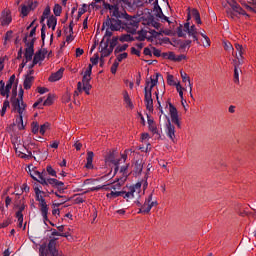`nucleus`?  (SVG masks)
I'll return each mask as SVG.
<instances>
[{
  "instance_id": "obj_8",
  "label": "nucleus",
  "mask_w": 256,
  "mask_h": 256,
  "mask_svg": "<svg viewBox=\"0 0 256 256\" xmlns=\"http://www.w3.org/2000/svg\"><path fill=\"white\" fill-rule=\"evenodd\" d=\"M36 201H38L39 203L43 222L46 223V221H49V206L47 205V202L45 201L43 194H36Z\"/></svg>"
},
{
  "instance_id": "obj_6",
  "label": "nucleus",
  "mask_w": 256,
  "mask_h": 256,
  "mask_svg": "<svg viewBox=\"0 0 256 256\" xmlns=\"http://www.w3.org/2000/svg\"><path fill=\"white\" fill-rule=\"evenodd\" d=\"M14 111L18 112V117L16 118V125L20 131H23L25 129V123L23 122V117H25V111L27 108L23 104H20L19 102L15 103Z\"/></svg>"
},
{
  "instance_id": "obj_1",
  "label": "nucleus",
  "mask_w": 256,
  "mask_h": 256,
  "mask_svg": "<svg viewBox=\"0 0 256 256\" xmlns=\"http://www.w3.org/2000/svg\"><path fill=\"white\" fill-rule=\"evenodd\" d=\"M143 187L142 182H137L136 184L130 185L122 192V197L128 203H135L138 207H141V197L145 195V190H141Z\"/></svg>"
},
{
  "instance_id": "obj_7",
  "label": "nucleus",
  "mask_w": 256,
  "mask_h": 256,
  "mask_svg": "<svg viewBox=\"0 0 256 256\" xmlns=\"http://www.w3.org/2000/svg\"><path fill=\"white\" fill-rule=\"evenodd\" d=\"M122 186L123 182H121L120 180L111 183L110 192L106 194L107 199H117V197H123V191H121Z\"/></svg>"
},
{
  "instance_id": "obj_62",
  "label": "nucleus",
  "mask_w": 256,
  "mask_h": 256,
  "mask_svg": "<svg viewBox=\"0 0 256 256\" xmlns=\"http://www.w3.org/2000/svg\"><path fill=\"white\" fill-rule=\"evenodd\" d=\"M118 67H119V62L114 61L113 65L111 66V73L113 75H115V73H117Z\"/></svg>"
},
{
  "instance_id": "obj_47",
  "label": "nucleus",
  "mask_w": 256,
  "mask_h": 256,
  "mask_svg": "<svg viewBox=\"0 0 256 256\" xmlns=\"http://www.w3.org/2000/svg\"><path fill=\"white\" fill-rule=\"evenodd\" d=\"M117 43H119V37L114 36L111 41H110V49H112V51L115 49V47H117Z\"/></svg>"
},
{
  "instance_id": "obj_32",
  "label": "nucleus",
  "mask_w": 256,
  "mask_h": 256,
  "mask_svg": "<svg viewBox=\"0 0 256 256\" xmlns=\"http://www.w3.org/2000/svg\"><path fill=\"white\" fill-rule=\"evenodd\" d=\"M19 102L20 105H23L24 108H27V104L23 102V89L19 91V98H16L12 101V106L15 108V103Z\"/></svg>"
},
{
  "instance_id": "obj_57",
  "label": "nucleus",
  "mask_w": 256,
  "mask_h": 256,
  "mask_svg": "<svg viewBox=\"0 0 256 256\" xmlns=\"http://www.w3.org/2000/svg\"><path fill=\"white\" fill-rule=\"evenodd\" d=\"M167 83L168 85H177V81H175V78L173 77V75H168L167 76Z\"/></svg>"
},
{
  "instance_id": "obj_60",
  "label": "nucleus",
  "mask_w": 256,
  "mask_h": 256,
  "mask_svg": "<svg viewBox=\"0 0 256 256\" xmlns=\"http://www.w3.org/2000/svg\"><path fill=\"white\" fill-rule=\"evenodd\" d=\"M74 203L76 205H81V203H85V198L83 196H77L75 199H74Z\"/></svg>"
},
{
  "instance_id": "obj_54",
  "label": "nucleus",
  "mask_w": 256,
  "mask_h": 256,
  "mask_svg": "<svg viewBox=\"0 0 256 256\" xmlns=\"http://www.w3.org/2000/svg\"><path fill=\"white\" fill-rule=\"evenodd\" d=\"M39 132H40L39 123L33 122L32 123V133H34V135H37V133H39Z\"/></svg>"
},
{
  "instance_id": "obj_14",
  "label": "nucleus",
  "mask_w": 256,
  "mask_h": 256,
  "mask_svg": "<svg viewBox=\"0 0 256 256\" xmlns=\"http://www.w3.org/2000/svg\"><path fill=\"white\" fill-rule=\"evenodd\" d=\"M105 27H110L111 31H120L121 30V20L119 18H112L105 21L102 25V31L105 30Z\"/></svg>"
},
{
  "instance_id": "obj_9",
  "label": "nucleus",
  "mask_w": 256,
  "mask_h": 256,
  "mask_svg": "<svg viewBox=\"0 0 256 256\" xmlns=\"http://www.w3.org/2000/svg\"><path fill=\"white\" fill-rule=\"evenodd\" d=\"M125 28L127 33H131V35H135V33H137V29H139V17L137 16L128 17L125 23Z\"/></svg>"
},
{
  "instance_id": "obj_29",
  "label": "nucleus",
  "mask_w": 256,
  "mask_h": 256,
  "mask_svg": "<svg viewBox=\"0 0 256 256\" xmlns=\"http://www.w3.org/2000/svg\"><path fill=\"white\" fill-rule=\"evenodd\" d=\"M47 27L49 29H52V31H55L56 27H57V17L55 16H50L47 19Z\"/></svg>"
},
{
  "instance_id": "obj_49",
  "label": "nucleus",
  "mask_w": 256,
  "mask_h": 256,
  "mask_svg": "<svg viewBox=\"0 0 256 256\" xmlns=\"http://www.w3.org/2000/svg\"><path fill=\"white\" fill-rule=\"evenodd\" d=\"M201 37L206 39V42H203V47H211V39H209V36L205 33H201Z\"/></svg>"
},
{
  "instance_id": "obj_40",
  "label": "nucleus",
  "mask_w": 256,
  "mask_h": 256,
  "mask_svg": "<svg viewBox=\"0 0 256 256\" xmlns=\"http://www.w3.org/2000/svg\"><path fill=\"white\" fill-rule=\"evenodd\" d=\"M235 49L238 53V55L236 54V59H237V57H239V59H241L243 61V45L236 43Z\"/></svg>"
},
{
  "instance_id": "obj_17",
  "label": "nucleus",
  "mask_w": 256,
  "mask_h": 256,
  "mask_svg": "<svg viewBox=\"0 0 256 256\" xmlns=\"http://www.w3.org/2000/svg\"><path fill=\"white\" fill-rule=\"evenodd\" d=\"M100 53H101V58L103 57H109L111 53H113V48L109 47V42L101 41L100 42Z\"/></svg>"
},
{
  "instance_id": "obj_16",
  "label": "nucleus",
  "mask_w": 256,
  "mask_h": 256,
  "mask_svg": "<svg viewBox=\"0 0 256 256\" xmlns=\"http://www.w3.org/2000/svg\"><path fill=\"white\" fill-rule=\"evenodd\" d=\"M46 55H47V49H42V50L36 52L34 55V58H33V63H32V65L29 66V69H33V67H35V65L44 61Z\"/></svg>"
},
{
  "instance_id": "obj_19",
  "label": "nucleus",
  "mask_w": 256,
  "mask_h": 256,
  "mask_svg": "<svg viewBox=\"0 0 256 256\" xmlns=\"http://www.w3.org/2000/svg\"><path fill=\"white\" fill-rule=\"evenodd\" d=\"M237 60H233L234 65V83L239 84V74L241 73V68H239L240 65L243 64V60L237 56Z\"/></svg>"
},
{
  "instance_id": "obj_52",
  "label": "nucleus",
  "mask_w": 256,
  "mask_h": 256,
  "mask_svg": "<svg viewBox=\"0 0 256 256\" xmlns=\"http://www.w3.org/2000/svg\"><path fill=\"white\" fill-rule=\"evenodd\" d=\"M127 57H128L127 52H124V53L118 54L115 61H117V63H121V61H123V59H127Z\"/></svg>"
},
{
  "instance_id": "obj_25",
  "label": "nucleus",
  "mask_w": 256,
  "mask_h": 256,
  "mask_svg": "<svg viewBox=\"0 0 256 256\" xmlns=\"http://www.w3.org/2000/svg\"><path fill=\"white\" fill-rule=\"evenodd\" d=\"M241 5H243V7H245V9H247L248 11L254 13L256 8V0H246V2L241 1Z\"/></svg>"
},
{
  "instance_id": "obj_61",
  "label": "nucleus",
  "mask_w": 256,
  "mask_h": 256,
  "mask_svg": "<svg viewBox=\"0 0 256 256\" xmlns=\"http://www.w3.org/2000/svg\"><path fill=\"white\" fill-rule=\"evenodd\" d=\"M87 11V4H83L82 8L78 10V19Z\"/></svg>"
},
{
  "instance_id": "obj_39",
  "label": "nucleus",
  "mask_w": 256,
  "mask_h": 256,
  "mask_svg": "<svg viewBox=\"0 0 256 256\" xmlns=\"http://www.w3.org/2000/svg\"><path fill=\"white\" fill-rule=\"evenodd\" d=\"M136 39L137 41H145V39H147V31L145 30L138 31Z\"/></svg>"
},
{
  "instance_id": "obj_18",
  "label": "nucleus",
  "mask_w": 256,
  "mask_h": 256,
  "mask_svg": "<svg viewBox=\"0 0 256 256\" xmlns=\"http://www.w3.org/2000/svg\"><path fill=\"white\" fill-rule=\"evenodd\" d=\"M15 83V74L10 76L8 81L6 82V93H3V90H0L1 96L6 97V99H9V95L11 94V89L13 88V84Z\"/></svg>"
},
{
  "instance_id": "obj_63",
  "label": "nucleus",
  "mask_w": 256,
  "mask_h": 256,
  "mask_svg": "<svg viewBox=\"0 0 256 256\" xmlns=\"http://www.w3.org/2000/svg\"><path fill=\"white\" fill-rule=\"evenodd\" d=\"M89 81H91V76H87V75H83V78H82V85H87L89 84Z\"/></svg>"
},
{
  "instance_id": "obj_5",
  "label": "nucleus",
  "mask_w": 256,
  "mask_h": 256,
  "mask_svg": "<svg viewBox=\"0 0 256 256\" xmlns=\"http://www.w3.org/2000/svg\"><path fill=\"white\" fill-rule=\"evenodd\" d=\"M37 177L40 179L38 180L41 185H52V187H63L65 183L55 179V178H47V173L45 172H36Z\"/></svg>"
},
{
  "instance_id": "obj_4",
  "label": "nucleus",
  "mask_w": 256,
  "mask_h": 256,
  "mask_svg": "<svg viewBox=\"0 0 256 256\" xmlns=\"http://www.w3.org/2000/svg\"><path fill=\"white\" fill-rule=\"evenodd\" d=\"M198 31L197 27L195 25H192L187 21L183 26H179L177 28V35L178 37H186L189 35L196 41V43L199 45V38L197 37Z\"/></svg>"
},
{
  "instance_id": "obj_36",
  "label": "nucleus",
  "mask_w": 256,
  "mask_h": 256,
  "mask_svg": "<svg viewBox=\"0 0 256 256\" xmlns=\"http://www.w3.org/2000/svg\"><path fill=\"white\" fill-rule=\"evenodd\" d=\"M119 41H121V43H129L131 41H135V38H133V36H131L130 34H123L119 37Z\"/></svg>"
},
{
  "instance_id": "obj_31",
  "label": "nucleus",
  "mask_w": 256,
  "mask_h": 256,
  "mask_svg": "<svg viewBox=\"0 0 256 256\" xmlns=\"http://www.w3.org/2000/svg\"><path fill=\"white\" fill-rule=\"evenodd\" d=\"M127 169H129L128 165H124L120 168V173L122 177L118 179V181H120L121 183H125V181L127 180Z\"/></svg>"
},
{
  "instance_id": "obj_20",
  "label": "nucleus",
  "mask_w": 256,
  "mask_h": 256,
  "mask_svg": "<svg viewBox=\"0 0 256 256\" xmlns=\"http://www.w3.org/2000/svg\"><path fill=\"white\" fill-rule=\"evenodd\" d=\"M11 21H13V18L11 17V12L9 10H4L1 13L0 23L3 27H7Z\"/></svg>"
},
{
  "instance_id": "obj_15",
  "label": "nucleus",
  "mask_w": 256,
  "mask_h": 256,
  "mask_svg": "<svg viewBox=\"0 0 256 256\" xmlns=\"http://www.w3.org/2000/svg\"><path fill=\"white\" fill-rule=\"evenodd\" d=\"M15 151L18 157L21 159H33V153H31V151L25 152V146L21 144L15 146Z\"/></svg>"
},
{
  "instance_id": "obj_55",
  "label": "nucleus",
  "mask_w": 256,
  "mask_h": 256,
  "mask_svg": "<svg viewBox=\"0 0 256 256\" xmlns=\"http://www.w3.org/2000/svg\"><path fill=\"white\" fill-rule=\"evenodd\" d=\"M37 5H38L37 1H31V0L28 1V8L30 9V11L37 9Z\"/></svg>"
},
{
  "instance_id": "obj_34",
  "label": "nucleus",
  "mask_w": 256,
  "mask_h": 256,
  "mask_svg": "<svg viewBox=\"0 0 256 256\" xmlns=\"http://www.w3.org/2000/svg\"><path fill=\"white\" fill-rule=\"evenodd\" d=\"M33 85V76H30L29 74L26 75L24 80V89L29 90L31 89V86Z\"/></svg>"
},
{
  "instance_id": "obj_13",
  "label": "nucleus",
  "mask_w": 256,
  "mask_h": 256,
  "mask_svg": "<svg viewBox=\"0 0 256 256\" xmlns=\"http://www.w3.org/2000/svg\"><path fill=\"white\" fill-rule=\"evenodd\" d=\"M167 117V115H165ZM168 121L165 125V133L167 137L172 141V143H177V136L175 135V126L171 123L169 117H167Z\"/></svg>"
},
{
  "instance_id": "obj_24",
  "label": "nucleus",
  "mask_w": 256,
  "mask_h": 256,
  "mask_svg": "<svg viewBox=\"0 0 256 256\" xmlns=\"http://www.w3.org/2000/svg\"><path fill=\"white\" fill-rule=\"evenodd\" d=\"M65 69L60 68L57 72L53 73L50 77H49V81L51 83H55L56 81H60V79L63 78V73H64Z\"/></svg>"
},
{
  "instance_id": "obj_38",
  "label": "nucleus",
  "mask_w": 256,
  "mask_h": 256,
  "mask_svg": "<svg viewBox=\"0 0 256 256\" xmlns=\"http://www.w3.org/2000/svg\"><path fill=\"white\" fill-rule=\"evenodd\" d=\"M9 107H10L9 100H5L3 102V106H2V108L0 110L1 117H5V113H7V109H9Z\"/></svg>"
},
{
  "instance_id": "obj_37",
  "label": "nucleus",
  "mask_w": 256,
  "mask_h": 256,
  "mask_svg": "<svg viewBox=\"0 0 256 256\" xmlns=\"http://www.w3.org/2000/svg\"><path fill=\"white\" fill-rule=\"evenodd\" d=\"M49 15H51V8L46 7L43 11L41 18H40V23H45V19H48Z\"/></svg>"
},
{
  "instance_id": "obj_41",
  "label": "nucleus",
  "mask_w": 256,
  "mask_h": 256,
  "mask_svg": "<svg viewBox=\"0 0 256 256\" xmlns=\"http://www.w3.org/2000/svg\"><path fill=\"white\" fill-rule=\"evenodd\" d=\"M128 47H129V44L118 45L114 50L115 55L119 53H123V51H127Z\"/></svg>"
},
{
  "instance_id": "obj_10",
  "label": "nucleus",
  "mask_w": 256,
  "mask_h": 256,
  "mask_svg": "<svg viewBox=\"0 0 256 256\" xmlns=\"http://www.w3.org/2000/svg\"><path fill=\"white\" fill-rule=\"evenodd\" d=\"M166 107L168 108L172 123H174L178 129H181V121L179 120V111H177V108L171 102H167Z\"/></svg>"
},
{
  "instance_id": "obj_27",
  "label": "nucleus",
  "mask_w": 256,
  "mask_h": 256,
  "mask_svg": "<svg viewBox=\"0 0 256 256\" xmlns=\"http://www.w3.org/2000/svg\"><path fill=\"white\" fill-rule=\"evenodd\" d=\"M33 55H35V50L33 49V44H30L25 51L24 57L26 60V63H29L31 59H33Z\"/></svg>"
},
{
  "instance_id": "obj_59",
  "label": "nucleus",
  "mask_w": 256,
  "mask_h": 256,
  "mask_svg": "<svg viewBox=\"0 0 256 256\" xmlns=\"http://www.w3.org/2000/svg\"><path fill=\"white\" fill-rule=\"evenodd\" d=\"M13 37V31L6 32L5 38H4V45H7V41H9Z\"/></svg>"
},
{
  "instance_id": "obj_26",
  "label": "nucleus",
  "mask_w": 256,
  "mask_h": 256,
  "mask_svg": "<svg viewBox=\"0 0 256 256\" xmlns=\"http://www.w3.org/2000/svg\"><path fill=\"white\" fill-rule=\"evenodd\" d=\"M229 5L232 11H234L235 13H238V15H247L245 10H243V8H241V6L237 2L235 1L229 2Z\"/></svg>"
},
{
  "instance_id": "obj_44",
  "label": "nucleus",
  "mask_w": 256,
  "mask_h": 256,
  "mask_svg": "<svg viewBox=\"0 0 256 256\" xmlns=\"http://www.w3.org/2000/svg\"><path fill=\"white\" fill-rule=\"evenodd\" d=\"M50 127H51V124H49L48 122L41 125L40 126V135H45V133H47V131H49Z\"/></svg>"
},
{
  "instance_id": "obj_21",
  "label": "nucleus",
  "mask_w": 256,
  "mask_h": 256,
  "mask_svg": "<svg viewBox=\"0 0 256 256\" xmlns=\"http://www.w3.org/2000/svg\"><path fill=\"white\" fill-rule=\"evenodd\" d=\"M119 161L118 159H115V151L108 154L106 157V163H112V165H115V173L119 171Z\"/></svg>"
},
{
  "instance_id": "obj_58",
  "label": "nucleus",
  "mask_w": 256,
  "mask_h": 256,
  "mask_svg": "<svg viewBox=\"0 0 256 256\" xmlns=\"http://www.w3.org/2000/svg\"><path fill=\"white\" fill-rule=\"evenodd\" d=\"M71 101V94L66 92L62 97V102L69 103Z\"/></svg>"
},
{
  "instance_id": "obj_22",
  "label": "nucleus",
  "mask_w": 256,
  "mask_h": 256,
  "mask_svg": "<svg viewBox=\"0 0 256 256\" xmlns=\"http://www.w3.org/2000/svg\"><path fill=\"white\" fill-rule=\"evenodd\" d=\"M191 17H193V19H195V21L198 25H201V23H202L201 15L199 14V11L197 9H192L191 11H189L188 19H187L188 22L191 19Z\"/></svg>"
},
{
  "instance_id": "obj_11",
  "label": "nucleus",
  "mask_w": 256,
  "mask_h": 256,
  "mask_svg": "<svg viewBox=\"0 0 256 256\" xmlns=\"http://www.w3.org/2000/svg\"><path fill=\"white\" fill-rule=\"evenodd\" d=\"M157 205V201L153 200V194H150L146 199L144 204L141 206L138 213H150L151 209Z\"/></svg>"
},
{
  "instance_id": "obj_23",
  "label": "nucleus",
  "mask_w": 256,
  "mask_h": 256,
  "mask_svg": "<svg viewBox=\"0 0 256 256\" xmlns=\"http://www.w3.org/2000/svg\"><path fill=\"white\" fill-rule=\"evenodd\" d=\"M183 83H188L190 97L193 99V84H191V78L185 72H181Z\"/></svg>"
},
{
  "instance_id": "obj_3",
  "label": "nucleus",
  "mask_w": 256,
  "mask_h": 256,
  "mask_svg": "<svg viewBox=\"0 0 256 256\" xmlns=\"http://www.w3.org/2000/svg\"><path fill=\"white\" fill-rule=\"evenodd\" d=\"M57 239L51 238L47 244H41L39 248V256H65L63 251L57 249Z\"/></svg>"
},
{
  "instance_id": "obj_42",
  "label": "nucleus",
  "mask_w": 256,
  "mask_h": 256,
  "mask_svg": "<svg viewBox=\"0 0 256 256\" xmlns=\"http://www.w3.org/2000/svg\"><path fill=\"white\" fill-rule=\"evenodd\" d=\"M62 11H63V7H61V5H59V4L54 5L53 13H54L55 17H61Z\"/></svg>"
},
{
  "instance_id": "obj_51",
  "label": "nucleus",
  "mask_w": 256,
  "mask_h": 256,
  "mask_svg": "<svg viewBox=\"0 0 256 256\" xmlns=\"http://www.w3.org/2000/svg\"><path fill=\"white\" fill-rule=\"evenodd\" d=\"M177 55H175L174 52H167V53H164L163 54V57L165 59H169L170 61H175V58H176Z\"/></svg>"
},
{
  "instance_id": "obj_45",
  "label": "nucleus",
  "mask_w": 256,
  "mask_h": 256,
  "mask_svg": "<svg viewBox=\"0 0 256 256\" xmlns=\"http://www.w3.org/2000/svg\"><path fill=\"white\" fill-rule=\"evenodd\" d=\"M224 49L225 51H228V53H234L235 49L233 48V45L230 42L224 41Z\"/></svg>"
},
{
  "instance_id": "obj_64",
  "label": "nucleus",
  "mask_w": 256,
  "mask_h": 256,
  "mask_svg": "<svg viewBox=\"0 0 256 256\" xmlns=\"http://www.w3.org/2000/svg\"><path fill=\"white\" fill-rule=\"evenodd\" d=\"M92 65H97L99 63V54H95L91 59H90Z\"/></svg>"
},
{
  "instance_id": "obj_50",
  "label": "nucleus",
  "mask_w": 256,
  "mask_h": 256,
  "mask_svg": "<svg viewBox=\"0 0 256 256\" xmlns=\"http://www.w3.org/2000/svg\"><path fill=\"white\" fill-rule=\"evenodd\" d=\"M29 11H31V10L28 8V6L22 5L20 14L22 15V17H27V15H29Z\"/></svg>"
},
{
  "instance_id": "obj_48",
  "label": "nucleus",
  "mask_w": 256,
  "mask_h": 256,
  "mask_svg": "<svg viewBox=\"0 0 256 256\" xmlns=\"http://www.w3.org/2000/svg\"><path fill=\"white\" fill-rule=\"evenodd\" d=\"M134 169L135 173L139 175L143 171V164L140 161H136Z\"/></svg>"
},
{
  "instance_id": "obj_53",
  "label": "nucleus",
  "mask_w": 256,
  "mask_h": 256,
  "mask_svg": "<svg viewBox=\"0 0 256 256\" xmlns=\"http://www.w3.org/2000/svg\"><path fill=\"white\" fill-rule=\"evenodd\" d=\"M43 105L46 107H48L49 105H53V95L49 94Z\"/></svg>"
},
{
  "instance_id": "obj_2",
  "label": "nucleus",
  "mask_w": 256,
  "mask_h": 256,
  "mask_svg": "<svg viewBox=\"0 0 256 256\" xmlns=\"http://www.w3.org/2000/svg\"><path fill=\"white\" fill-rule=\"evenodd\" d=\"M159 77H162L161 74L156 73L145 82L144 102L148 111H153V87H157V83H159Z\"/></svg>"
},
{
  "instance_id": "obj_43",
  "label": "nucleus",
  "mask_w": 256,
  "mask_h": 256,
  "mask_svg": "<svg viewBox=\"0 0 256 256\" xmlns=\"http://www.w3.org/2000/svg\"><path fill=\"white\" fill-rule=\"evenodd\" d=\"M113 31L115 30H111V27H107L106 32L104 34L103 41H105L106 39V43H109V39H111V36L113 35Z\"/></svg>"
},
{
  "instance_id": "obj_30",
  "label": "nucleus",
  "mask_w": 256,
  "mask_h": 256,
  "mask_svg": "<svg viewBox=\"0 0 256 256\" xmlns=\"http://www.w3.org/2000/svg\"><path fill=\"white\" fill-rule=\"evenodd\" d=\"M93 157H95V154L92 151H88L87 158H86V169H93Z\"/></svg>"
},
{
  "instance_id": "obj_35",
  "label": "nucleus",
  "mask_w": 256,
  "mask_h": 256,
  "mask_svg": "<svg viewBox=\"0 0 256 256\" xmlns=\"http://www.w3.org/2000/svg\"><path fill=\"white\" fill-rule=\"evenodd\" d=\"M123 99L124 102L126 103L127 107H129L130 109H133V102L131 101V98L129 97V93L127 91L123 92Z\"/></svg>"
},
{
  "instance_id": "obj_28",
  "label": "nucleus",
  "mask_w": 256,
  "mask_h": 256,
  "mask_svg": "<svg viewBox=\"0 0 256 256\" xmlns=\"http://www.w3.org/2000/svg\"><path fill=\"white\" fill-rule=\"evenodd\" d=\"M77 89L79 93H83V91H85L86 95H89V91H91V84H83L81 82H78Z\"/></svg>"
},
{
  "instance_id": "obj_46",
  "label": "nucleus",
  "mask_w": 256,
  "mask_h": 256,
  "mask_svg": "<svg viewBox=\"0 0 256 256\" xmlns=\"http://www.w3.org/2000/svg\"><path fill=\"white\" fill-rule=\"evenodd\" d=\"M16 219H18V227H23V212L21 210L16 212Z\"/></svg>"
},
{
  "instance_id": "obj_12",
  "label": "nucleus",
  "mask_w": 256,
  "mask_h": 256,
  "mask_svg": "<svg viewBox=\"0 0 256 256\" xmlns=\"http://www.w3.org/2000/svg\"><path fill=\"white\" fill-rule=\"evenodd\" d=\"M111 4H107L106 9H109L110 13L112 14V17H116V19H119L121 17V14L119 13V7L118 5H121V3H124L125 0H109Z\"/></svg>"
},
{
  "instance_id": "obj_56",
  "label": "nucleus",
  "mask_w": 256,
  "mask_h": 256,
  "mask_svg": "<svg viewBox=\"0 0 256 256\" xmlns=\"http://www.w3.org/2000/svg\"><path fill=\"white\" fill-rule=\"evenodd\" d=\"M46 171L48 174L51 175V177H57V172L55 171V169H53L52 166H47Z\"/></svg>"
},
{
  "instance_id": "obj_33",
  "label": "nucleus",
  "mask_w": 256,
  "mask_h": 256,
  "mask_svg": "<svg viewBox=\"0 0 256 256\" xmlns=\"http://www.w3.org/2000/svg\"><path fill=\"white\" fill-rule=\"evenodd\" d=\"M148 127H149V131H151V133H153V135L155 136L156 139H161V132L157 128V125L152 124Z\"/></svg>"
}]
</instances>
